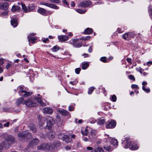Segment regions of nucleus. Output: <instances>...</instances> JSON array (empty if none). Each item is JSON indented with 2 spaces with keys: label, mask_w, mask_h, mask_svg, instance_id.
I'll return each mask as SVG.
<instances>
[{
  "label": "nucleus",
  "mask_w": 152,
  "mask_h": 152,
  "mask_svg": "<svg viewBox=\"0 0 152 152\" xmlns=\"http://www.w3.org/2000/svg\"><path fill=\"white\" fill-rule=\"evenodd\" d=\"M61 142L58 141H55L53 143H48L43 144L39 146L37 149L39 150H45V149L52 151L56 150L57 148L61 146Z\"/></svg>",
  "instance_id": "f257e3e1"
},
{
  "label": "nucleus",
  "mask_w": 152,
  "mask_h": 152,
  "mask_svg": "<svg viewBox=\"0 0 152 152\" xmlns=\"http://www.w3.org/2000/svg\"><path fill=\"white\" fill-rule=\"evenodd\" d=\"M35 99H36L37 101L39 102L42 106H45L46 105L45 104L42 102L39 98L37 97H35V99L31 98L24 100V104L27 107H35L36 105V103Z\"/></svg>",
  "instance_id": "f03ea898"
},
{
  "label": "nucleus",
  "mask_w": 152,
  "mask_h": 152,
  "mask_svg": "<svg viewBox=\"0 0 152 152\" xmlns=\"http://www.w3.org/2000/svg\"><path fill=\"white\" fill-rule=\"evenodd\" d=\"M15 142V140L14 137L11 135H9L2 142V144L4 147L8 148L11 145L14 143Z\"/></svg>",
  "instance_id": "7ed1b4c3"
},
{
  "label": "nucleus",
  "mask_w": 152,
  "mask_h": 152,
  "mask_svg": "<svg viewBox=\"0 0 152 152\" xmlns=\"http://www.w3.org/2000/svg\"><path fill=\"white\" fill-rule=\"evenodd\" d=\"M23 88V87L21 86H19L17 88V89L19 90L18 93L20 96L24 97H26L32 94L31 92L24 90Z\"/></svg>",
  "instance_id": "20e7f679"
},
{
  "label": "nucleus",
  "mask_w": 152,
  "mask_h": 152,
  "mask_svg": "<svg viewBox=\"0 0 152 152\" xmlns=\"http://www.w3.org/2000/svg\"><path fill=\"white\" fill-rule=\"evenodd\" d=\"M46 118L47 120V127H48V129H50L52 127L51 125L55 123L52 117L49 116H47Z\"/></svg>",
  "instance_id": "39448f33"
},
{
  "label": "nucleus",
  "mask_w": 152,
  "mask_h": 152,
  "mask_svg": "<svg viewBox=\"0 0 152 152\" xmlns=\"http://www.w3.org/2000/svg\"><path fill=\"white\" fill-rule=\"evenodd\" d=\"M31 134L27 132H22L19 133L18 134V139L21 140L25 137H28V136L31 135Z\"/></svg>",
  "instance_id": "423d86ee"
},
{
  "label": "nucleus",
  "mask_w": 152,
  "mask_h": 152,
  "mask_svg": "<svg viewBox=\"0 0 152 152\" xmlns=\"http://www.w3.org/2000/svg\"><path fill=\"white\" fill-rule=\"evenodd\" d=\"M106 136L107 137L106 138V141L107 142L110 141V142L112 144L114 145H118V142L117 140L114 139H113L111 140V137H109V135L107 134H105Z\"/></svg>",
  "instance_id": "0eeeda50"
},
{
  "label": "nucleus",
  "mask_w": 152,
  "mask_h": 152,
  "mask_svg": "<svg viewBox=\"0 0 152 152\" xmlns=\"http://www.w3.org/2000/svg\"><path fill=\"white\" fill-rule=\"evenodd\" d=\"M134 34L133 33L129 32L126 33L122 36V38L126 40L129 39L131 37H133Z\"/></svg>",
  "instance_id": "6e6552de"
},
{
  "label": "nucleus",
  "mask_w": 152,
  "mask_h": 152,
  "mask_svg": "<svg viewBox=\"0 0 152 152\" xmlns=\"http://www.w3.org/2000/svg\"><path fill=\"white\" fill-rule=\"evenodd\" d=\"M40 4L46 6L48 7H49L51 8L54 9L56 10L59 9V7L56 5L51 4L45 3L44 2H41L40 3Z\"/></svg>",
  "instance_id": "1a4fd4ad"
},
{
  "label": "nucleus",
  "mask_w": 152,
  "mask_h": 152,
  "mask_svg": "<svg viewBox=\"0 0 152 152\" xmlns=\"http://www.w3.org/2000/svg\"><path fill=\"white\" fill-rule=\"evenodd\" d=\"M122 143L125 144L124 148H128L130 145L131 142L129 140V138L128 137L125 138L124 140H122Z\"/></svg>",
  "instance_id": "9d476101"
},
{
  "label": "nucleus",
  "mask_w": 152,
  "mask_h": 152,
  "mask_svg": "<svg viewBox=\"0 0 152 152\" xmlns=\"http://www.w3.org/2000/svg\"><path fill=\"white\" fill-rule=\"evenodd\" d=\"M39 142V140L37 138H35L32 139L29 142L28 145L29 146L32 147L35 146L37 145Z\"/></svg>",
  "instance_id": "9b49d317"
},
{
  "label": "nucleus",
  "mask_w": 152,
  "mask_h": 152,
  "mask_svg": "<svg viewBox=\"0 0 152 152\" xmlns=\"http://www.w3.org/2000/svg\"><path fill=\"white\" fill-rule=\"evenodd\" d=\"M116 124V122L114 120H112L109 121L108 124H107L106 128L107 129H112L114 128Z\"/></svg>",
  "instance_id": "f8f14e48"
},
{
  "label": "nucleus",
  "mask_w": 152,
  "mask_h": 152,
  "mask_svg": "<svg viewBox=\"0 0 152 152\" xmlns=\"http://www.w3.org/2000/svg\"><path fill=\"white\" fill-rule=\"evenodd\" d=\"M92 2L90 1H85L81 2L79 4V6L82 7H85L91 5Z\"/></svg>",
  "instance_id": "ddd939ff"
},
{
  "label": "nucleus",
  "mask_w": 152,
  "mask_h": 152,
  "mask_svg": "<svg viewBox=\"0 0 152 152\" xmlns=\"http://www.w3.org/2000/svg\"><path fill=\"white\" fill-rule=\"evenodd\" d=\"M17 21L18 19L15 16H13L12 18L11 21V25L14 27H16L18 25Z\"/></svg>",
  "instance_id": "4468645a"
},
{
  "label": "nucleus",
  "mask_w": 152,
  "mask_h": 152,
  "mask_svg": "<svg viewBox=\"0 0 152 152\" xmlns=\"http://www.w3.org/2000/svg\"><path fill=\"white\" fill-rule=\"evenodd\" d=\"M70 43L74 47L77 48H79L82 46L81 44H78L77 43L78 41V40L76 39H73L72 40Z\"/></svg>",
  "instance_id": "2eb2a0df"
},
{
  "label": "nucleus",
  "mask_w": 152,
  "mask_h": 152,
  "mask_svg": "<svg viewBox=\"0 0 152 152\" xmlns=\"http://www.w3.org/2000/svg\"><path fill=\"white\" fill-rule=\"evenodd\" d=\"M42 111L44 114H48L50 115L53 112V111L52 109L48 107L43 108Z\"/></svg>",
  "instance_id": "dca6fc26"
},
{
  "label": "nucleus",
  "mask_w": 152,
  "mask_h": 152,
  "mask_svg": "<svg viewBox=\"0 0 152 152\" xmlns=\"http://www.w3.org/2000/svg\"><path fill=\"white\" fill-rule=\"evenodd\" d=\"M69 38L68 36L66 35H61L58 36V39L61 42L66 41L69 39Z\"/></svg>",
  "instance_id": "f3484780"
},
{
  "label": "nucleus",
  "mask_w": 152,
  "mask_h": 152,
  "mask_svg": "<svg viewBox=\"0 0 152 152\" xmlns=\"http://www.w3.org/2000/svg\"><path fill=\"white\" fill-rule=\"evenodd\" d=\"M9 7L8 4L7 2H4L3 3H0V9L6 10Z\"/></svg>",
  "instance_id": "a211bd4d"
},
{
  "label": "nucleus",
  "mask_w": 152,
  "mask_h": 152,
  "mask_svg": "<svg viewBox=\"0 0 152 152\" xmlns=\"http://www.w3.org/2000/svg\"><path fill=\"white\" fill-rule=\"evenodd\" d=\"M38 12L44 15H46L47 11L45 9L42 8H40L37 10Z\"/></svg>",
  "instance_id": "6ab92c4d"
},
{
  "label": "nucleus",
  "mask_w": 152,
  "mask_h": 152,
  "mask_svg": "<svg viewBox=\"0 0 152 152\" xmlns=\"http://www.w3.org/2000/svg\"><path fill=\"white\" fill-rule=\"evenodd\" d=\"M28 41L29 42L34 43L36 41L37 39V37H33L31 36L30 34L29 35L28 37Z\"/></svg>",
  "instance_id": "aec40b11"
},
{
  "label": "nucleus",
  "mask_w": 152,
  "mask_h": 152,
  "mask_svg": "<svg viewBox=\"0 0 152 152\" xmlns=\"http://www.w3.org/2000/svg\"><path fill=\"white\" fill-rule=\"evenodd\" d=\"M23 99L22 97H20L18 98L16 102V104L18 106L20 104H24Z\"/></svg>",
  "instance_id": "412c9836"
},
{
  "label": "nucleus",
  "mask_w": 152,
  "mask_h": 152,
  "mask_svg": "<svg viewBox=\"0 0 152 152\" xmlns=\"http://www.w3.org/2000/svg\"><path fill=\"white\" fill-rule=\"evenodd\" d=\"M59 112L63 116H68L69 114L68 111L64 109L61 110Z\"/></svg>",
  "instance_id": "4be33fe9"
},
{
  "label": "nucleus",
  "mask_w": 152,
  "mask_h": 152,
  "mask_svg": "<svg viewBox=\"0 0 152 152\" xmlns=\"http://www.w3.org/2000/svg\"><path fill=\"white\" fill-rule=\"evenodd\" d=\"M62 140L66 143H68L71 141V140L69 138L68 136L65 135L64 136V138H63Z\"/></svg>",
  "instance_id": "5701e85b"
},
{
  "label": "nucleus",
  "mask_w": 152,
  "mask_h": 152,
  "mask_svg": "<svg viewBox=\"0 0 152 152\" xmlns=\"http://www.w3.org/2000/svg\"><path fill=\"white\" fill-rule=\"evenodd\" d=\"M47 134L48 137L50 140H51L55 137V134L54 132H49Z\"/></svg>",
  "instance_id": "b1692460"
},
{
  "label": "nucleus",
  "mask_w": 152,
  "mask_h": 152,
  "mask_svg": "<svg viewBox=\"0 0 152 152\" xmlns=\"http://www.w3.org/2000/svg\"><path fill=\"white\" fill-rule=\"evenodd\" d=\"M93 31V30L90 28H88L84 31V33L85 34H91Z\"/></svg>",
  "instance_id": "393cba45"
},
{
  "label": "nucleus",
  "mask_w": 152,
  "mask_h": 152,
  "mask_svg": "<svg viewBox=\"0 0 152 152\" xmlns=\"http://www.w3.org/2000/svg\"><path fill=\"white\" fill-rule=\"evenodd\" d=\"M29 127L30 130L33 132H35L37 131V128L33 124H30Z\"/></svg>",
  "instance_id": "a878e982"
},
{
  "label": "nucleus",
  "mask_w": 152,
  "mask_h": 152,
  "mask_svg": "<svg viewBox=\"0 0 152 152\" xmlns=\"http://www.w3.org/2000/svg\"><path fill=\"white\" fill-rule=\"evenodd\" d=\"M20 8V7L19 6L14 5L12 7L11 11L12 12H14L16 11L19 10Z\"/></svg>",
  "instance_id": "bb28decb"
},
{
  "label": "nucleus",
  "mask_w": 152,
  "mask_h": 152,
  "mask_svg": "<svg viewBox=\"0 0 152 152\" xmlns=\"http://www.w3.org/2000/svg\"><path fill=\"white\" fill-rule=\"evenodd\" d=\"M139 146L137 144H132L130 149L132 150H136L138 149Z\"/></svg>",
  "instance_id": "cd10ccee"
},
{
  "label": "nucleus",
  "mask_w": 152,
  "mask_h": 152,
  "mask_svg": "<svg viewBox=\"0 0 152 152\" xmlns=\"http://www.w3.org/2000/svg\"><path fill=\"white\" fill-rule=\"evenodd\" d=\"M82 69H86L89 66V64L88 62L83 63L82 64Z\"/></svg>",
  "instance_id": "c85d7f7f"
},
{
  "label": "nucleus",
  "mask_w": 152,
  "mask_h": 152,
  "mask_svg": "<svg viewBox=\"0 0 152 152\" xmlns=\"http://www.w3.org/2000/svg\"><path fill=\"white\" fill-rule=\"evenodd\" d=\"M98 120V123L99 125L103 124L105 121L104 119L102 118H99Z\"/></svg>",
  "instance_id": "c756f323"
},
{
  "label": "nucleus",
  "mask_w": 152,
  "mask_h": 152,
  "mask_svg": "<svg viewBox=\"0 0 152 152\" xmlns=\"http://www.w3.org/2000/svg\"><path fill=\"white\" fill-rule=\"evenodd\" d=\"M60 48L57 46H54L51 50L52 51L54 52H56L57 51L59 50Z\"/></svg>",
  "instance_id": "7c9ffc66"
},
{
  "label": "nucleus",
  "mask_w": 152,
  "mask_h": 152,
  "mask_svg": "<svg viewBox=\"0 0 152 152\" xmlns=\"http://www.w3.org/2000/svg\"><path fill=\"white\" fill-rule=\"evenodd\" d=\"M21 5L22 6V10L25 12H28V9H27L26 7L25 6V4L21 3Z\"/></svg>",
  "instance_id": "2f4dec72"
},
{
  "label": "nucleus",
  "mask_w": 152,
  "mask_h": 152,
  "mask_svg": "<svg viewBox=\"0 0 152 152\" xmlns=\"http://www.w3.org/2000/svg\"><path fill=\"white\" fill-rule=\"evenodd\" d=\"M104 148L107 151H111L113 150L111 146L108 145H105L104 146Z\"/></svg>",
  "instance_id": "473e14b6"
},
{
  "label": "nucleus",
  "mask_w": 152,
  "mask_h": 152,
  "mask_svg": "<svg viewBox=\"0 0 152 152\" xmlns=\"http://www.w3.org/2000/svg\"><path fill=\"white\" fill-rule=\"evenodd\" d=\"M94 89H95V88L93 87L89 88L88 89V94H91Z\"/></svg>",
  "instance_id": "72a5a7b5"
},
{
  "label": "nucleus",
  "mask_w": 152,
  "mask_h": 152,
  "mask_svg": "<svg viewBox=\"0 0 152 152\" xmlns=\"http://www.w3.org/2000/svg\"><path fill=\"white\" fill-rule=\"evenodd\" d=\"M87 131H88L87 129V128H85L84 131H83V130H82L81 133L83 135L86 136V135H87L88 134Z\"/></svg>",
  "instance_id": "f704fd0d"
},
{
  "label": "nucleus",
  "mask_w": 152,
  "mask_h": 152,
  "mask_svg": "<svg viewBox=\"0 0 152 152\" xmlns=\"http://www.w3.org/2000/svg\"><path fill=\"white\" fill-rule=\"evenodd\" d=\"M116 97L115 95H113L110 97V99L113 102H115L116 101Z\"/></svg>",
  "instance_id": "c9c22d12"
},
{
  "label": "nucleus",
  "mask_w": 152,
  "mask_h": 152,
  "mask_svg": "<svg viewBox=\"0 0 152 152\" xmlns=\"http://www.w3.org/2000/svg\"><path fill=\"white\" fill-rule=\"evenodd\" d=\"M100 60L104 63L107 62V58L106 57L104 56L101 57L100 59Z\"/></svg>",
  "instance_id": "e433bc0d"
},
{
  "label": "nucleus",
  "mask_w": 152,
  "mask_h": 152,
  "mask_svg": "<svg viewBox=\"0 0 152 152\" xmlns=\"http://www.w3.org/2000/svg\"><path fill=\"white\" fill-rule=\"evenodd\" d=\"M142 89L144 91L146 92L149 93L150 92V89L149 88H146V86L145 87H144V86L143 87H142Z\"/></svg>",
  "instance_id": "4c0bfd02"
},
{
  "label": "nucleus",
  "mask_w": 152,
  "mask_h": 152,
  "mask_svg": "<svg viewBox=\"0 0 152 152\" xmlns=\"http://www.w3.org/2000/svg\"><path fill=\"white\" fill-rule=\"evenodd\" d=\"M76 11L80 14H84L85 13L86 11L80 9H77L76 10Z\"/></svg>",
  "instance_id": "58836bf2"
},
{
  "label": "nucleus",
  "mask_w": 152,
  "mask_h": 152,
  "mask_svg": "<svg viewBox=\"0 0 152 152\" xmlns=\"http://www.w3.org/2000/svg\"><path fill=\"white\" fill-rule=\"evenodd\" d=\"M131 88H135L137 89H139L138 86L136 84H132L131 85Z\"/></svg>",
  "instance_id": "ea45409f"
},
{
  "label": "nucleus",
  "mask_w": 152,
  "mask_h": 152,
  "mask_svg": "<svg viewBox=\"0 0 152 152\" xmlns=\"http://www.w3.org/2000/svg\"><path fill=\"white\" fill-rule=\"evenodd\" d=\"M128 77L130 79L134 81L135 80V77L132 75H129L128 76Z\"/></svg>",
  "instance_id": "a19ab883"
},
{
  "label": "nucleus",
  "mask_w": 152,
  "mask_h": 152,
  "mask_svg": "<svg viewBox=\"0 0 152 152\" xmlns=\"http://www.w3.org/2000/svg\"><path fill=\"white\" fill-rule=\"evenodd\" d=\"M65 135H64L62 133H59L58 135V137L60 139L62 140L63 138H64V136Z\"/></svg>",
  "instance_id": "79ce46f5"
},
{
  "label": "nucleus",
  "mask_w": 152,
  "mask_h": 152,
  "mask_svg": "<svg viewBox=\"0 0 152 152\" xmlns=\"http://www.w3.org/2000/svg\"><path fill=\"white\" fill-rule=\"evenodd\" d=\"M89 122L91 123H94L96 122V120L93 118H91L89 119Z\"/></svg>",
  "instance_id": "37998d69"
},
{
  "label": "nucleus",
  "mask_w": 152,
  "mask_h": 152,
  "mask_svg": "<svg viewBox=\"0 0 152 152\" xmlns=\"http://www.w3.org/2000/svg\"><path fill=\"white\" fill-rule=\"evenodd\" d=\"M8 11L6 10L1 13V15L3 16H7L8 15Z\"/></svg>",
  "instance_id": "c03bdc74"
},
{
  "label": "nucleus",
  "mask_w": 152,
  "mask_h": 152,
  "mask_svg": "<svg viewBox=\"0 0 152 152\" xmlns=\"http://www.w3.org/2000/svg\"><path fill=\"white\" fill-rule=\"evenodd\" d=\"M80 70H81V69L79 68H76L75 69V73L77 74H78L80 73Z\"/></svg>",
  "instance_id": "a18cd8bd"
},
{
  "label": "nucleus",
  "mask_w": 152,
  "mask_h": 152,
  "mask_svg": "<svg viewBox=\"0 0 152 152\" xmlns=\"http://www.w3.org/2000/svg\"><path fill=\"white\" fill-rule=\"evenodd\" d=\"M34 6L28 7V12L34 10Z\"/></svg>",
  "instance_id": "49530a36"
},
{
  "label": "nucleus",
  "mask_w": 152,
  "mask_h": 152,
  "mask_svg": "<svg viewBox=\"0 0 152 152\" xmlns=\"http://www.w3.org/2000/svg\"><path fill=\"white\" fill-rule=\"evenodd\" d=\"M126 60L130 64H132V59L131 58H127L126 59Z\"/></svg>",
  "instance_id": "de8ad7c7"
},
{
  "label": "nucleus",
  "mask_w": 152,
  "mask_h": 152,
  "mask_svg": "<svg viewBox=\"0 0 152 152\" xmlns=\"http://www.w3.org/2000/svg\"><path fill=\"white\" fill-rule=\"evenodd\" d=\"M117 31L119 33H122L123 32V31L122 29L120 28H117Z\"/></svg>",
  "instance_id": "09e8293b"
},
{
  "label": "nucleus",
  "mask_w": 152,
  "mask_h": 152,
  "mask_svg": "<svg viewBox=\"0 0 152 152\" xmlns=\"http://www.w3.org/2000/svg\"><path fill=\"white\" fill-rule=\"evenodd\" d=\"M89 38H90L89 36H86V37H82L81 38V39L82 40H87L89 39Z\"/></svg>",
  "instance_id": "8fccbe9b"
},
{
  "label": "nucleus",
  "mask_w": 152,
  "mask_h": 152,
  "mask_svg": "<svg viewBox=\"0 0 152 152\" xmlns=\"http://www.w3.org/2000/svg\"><path fill=\"white\" fill-rule=\"evenodd\" d=\"M97 149L99 152H103V149L100 147H98L97 148Z\"/></svg>",
  "instance_id": "3c124183"
},
{
  "label": "nucleus",
  "mask_w": 152,
  "mask_h": 152,
  "mask_svg": "<svg viewBox=\"0 0 152 152\" xmlns=\"http://www.w3.org/2000/svg\"><path fill=\"white\" fill-rule=\"evenodd\" d=\"M102 90L103 93L104 94V95L106 96L107 95V93H106V91L105 90V88H102Z\"/></svg>",
  "instance_id": "603ef678"
},
{
  "label": "nucleus",
  "mask_w": 152,
  "mask_h": 152,
  "mask_svg": "<svg viewBox=\"0 0 152 152\" xmlns=\"http://www.w3.org/2000/svg\"><path fill=\"white\" fill-rule=\"evenodd\" d=\"M49 41V40L48 38H46L45 39H44L43 40V42L44 43L48 42Z\"/></svg>",
  "instance_id": "864d4df0"
},
{
  "label": "nucleus",
  "mask_w": 152,
  "mask_h": 152,
  "mask_svg": "<svg viewBox=\"0 0 152 152\" xmlns=\"http://www.w3.org/2000/svg\"><path fill=\"white\" fill-rule=\"evenodd\" d=\"M4 147L3 144H2V142L0 144V152L3 149V147Z\"/></svg>",
  "instance_id": "5fc2aeb1"
},
{
  "label": "nucleus",
  "mask_w": 152,
  "mask_h": 152,
  "mask_svg": "<svg viewBox=\"0 0 152 152\" xmlns=\"http://www.w3.org/2000/svg\"><path fill=\"white\" fill-rule=\"evenodd\" d=\"M74 110V107L71 106H69V111H72Z\"/></svg>",
  "instance_id": "6e6d98bb"
},
{
  "label": "nucleus",
  "mask_w": 152,
  "mask_h": 152,
  "mask_svg": "<svg viewBox=\"0 0 152 152\" xmlns=\"http://www.w3.org/2000/svg\"><path fill=\"white\" fill-rule=\"evenodd\" d=\"M77 82V81H76L74 82L71 81L70 82V83L72 84V85H74L76 84Z\"/></svg>",
  "instance_id": "4d7b16f0"
},
{
  "label": "nucleus",
  "mask_w": 152,
  "mask_h": 152,
  "mask_svg": "<svg viewBox=\"0 0 152 152\" xmlns=\"http://www.w3.org/2000/svg\"><path fill=\"white\" fill-rule=\"evenodd\" d=\"M11 64L10 63H8L7 64L6 66V68L7 69H8L11 66Z\"/></svg>",
  "instance_id": "13d9d810"
},
{
  "label": "nucleus",
  "mask_w": 152,
  "mask_h": 152,
  "mask_svg": "<svg viewBox=\"0 0 152 152\" xmlns=\"http://www.w3.org/2000/svg\"><path fill=\"white\" fill-rule=\"evenodd\" d=\"M142 87L144 86V87H145V86L147 84V82L146 81H144L142 83Z\"/></svg>",
  "instance_id": "bf43d9fd"
},
{
  "label": "nucleus",
  "mask_w": 152,
  "mask_h": 152,
  "mask_svg": "<svg viewBox=\"0 0 152 152\" xmlns=\"http://www.w3.org/2000/svg\"><path fill=\"white\" fill-rule=\"evenodd\" d=\"M91 132L92 135H94L95 134L96 132L94 130H92L91 131Z\"/></svg>",
  "instance_id": "052dcab7"
},
{
  "label": "nucleus",
  "mask_w": 152,
  "mask_h": 152,
  "mask_svg": "<svg viewBox=\"0 0 152 152\" xmlns=\"http://www.w3.org/2000/svg\"><path fill=\"white\" fill-rule=\"evenodd\" d=\"M152 64V61H149L147 62V65L148 66H150V65Z\"/></svg>",
  "instance_id": "680f3d73"
},
{
  "label": "nucleus",
  "mask_w": 152,
  "mask_h": 152,
  "mask_svg": "<svg viewBox=\"0 0 152 152\" xmlns=\"http://www.w3.org/2000/svg\"><path fill=\"white\" fill-rule=\"evenodd\" d=\"M10 123L8 122H7L6 124H4V125L5 127H8L9 126Z\"/></svg>",
  "instance_id": "e2e57ef3"
},
{
  "label": "nucleus",
  "mask_w": 152,
  "mask_h": 152,
  "mask_svg": "<svg viewBox=\"0 0 152 152\" xmlns=\"http://www.w3.org/2000/svg\"><path fill=\"white\" fill-rule=\"evenodd\" d=\"M62 1L63 2V3L64 4H66L67 5H69L68 2L66 1V0H64L63 1Z\"/></svg>",
  "instance_id": "0e129e2a"
},
{
  "label": "nucleus",
  "mask_w": 152,
  "mask_h": 152,
  "mask_svg": "<svg viewBox=\"0 0 152 152\" xmlns=\"http://www.w3.org/2000/svg\"><path fill=\"white\" fill-rule=\"evenodd\" d=\"M92 48L91 46H90L88 50V51L89 53H90L92 51Z\"/></svg>",
  "instance_id": "69168bd1"
},
{
  "label": "nucleus",
  "mask_w": 152,
  "mask_h": 152,
  "mask_svg": "<svg viewBox=\"0 0 152 152\" xmlns=\"http://www.w3.org/2000/svg\"><path fill=\"white\" fill-rule=\"evenodd\" d=\"M83 56L84 57H88L89 56V55L87 53H84L83 55Z\"/></svg>",
  "instance_id": "338daca9"
},
{
  "label": "nucleus",
  "mask_w": 152,
  "mask_h": 152,
  "mask_svg": "<svg viewBox=\"0 0 152 152\" xmlns=\"http://www.w3.org/2000/svg\"><path fill=\"white\" fill-rule=\"evenodd\" d=\"M149 13L151 17L152 18V9L150 11H149Z\"/></svg>",
  "instance_id": "774afa93"
}]
</instances>
